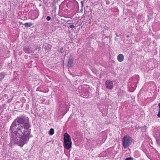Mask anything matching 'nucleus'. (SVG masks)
<instances>
[{"mask_svg": "<svg viewBox=\"0 0 160 160\" xmlns=\"http://www.w3.org/2000/svg\"><path fill=\"white\" fill-rule=\"evenodd\" d=\"M24 117L18 118L13 122L10 130L11 136V142L22 147L31 137V129L28 123L25 122Z\"/></svg>", "mask_w": 160, "mask_h": 160, "instance_id": "obj_1", "label": "nucleus"}, {"mask_svg": "<svg viewBox=\"0 0 160 160\" xmlns=\"http://www.w3.org/2000/svg\"><path fill=\"white\" fill-rule=\"evenodd\" d=\"M72 142L70 136L67 133L64 135V148L68 150L71 147Z\"/></svg>", "mask_w": 160, "mask_h": 160, "instance_id": "obj_2", "label": "nucleus"}, {"mask_svg": "<svg viewBox=\"0 0 160 160\" xmlns=\"http://www.w3.org/2000/svg\"><path fill=\"white\" fill-rule=\"evenodd\" d=\"M131 142V138L128 136H125L122 139V144L124 148L129 146Z\"/></svg>", "mask_w": 160, "mask_h": 160, "instance_id": "obj_3", "label": "nucleus"}, {"mask_svg": "<svg viewBox=\"0 0 160 160\" xmlns=\"http://www.w3.org/2000/svg\"><path fill=\"white\" fill-rule=\"evenodd\" d=\"M154 137L156 138V141L158 144L160 145V132H155Z\"/></svg>", "mask_w": 160, "mask_h": 160, "instance_id": "obj_4", "label": "nucleus"}, {"mask_svg": "<svg viewBox=\"0 0 160 160\" xmlns=\"http://www.w3.org/2000/svg\"><path fill=\"white\" fill-rule=\"evenodd\" d=\"M106 86L107 88L111 89L113 87V83L112 81L108 80L106 82Z\"/></svg>", "mask_w": 160, "mask_h": 160, "instance_id": "obj_5", "label": "nucleus"}, {"mask_svg": "<svg viewBox=\"0 0 160 160\" xmlns=\"http://www.w3.org/2000/svg\"><path fill=\"white\" fill-rule=\"evenodd\" d=\"M124 57L123 55L122 54H119L117 57V59L118 61L121 62L124 60Z\"/></svg>", "mask_w": 160, "mask_h": 160, "instance_id": "obj_6", "label": "nucleus"}, {"mask_svg": "<svg viewBox=\"0 0 160 160\" xmlns=\"http://www.w3.org/2000/svg\"><path fill=\"white\" fill-rule=\"evenodd\" d=\"M73 62V59L72 58H69L68 61V67H71L72 65Z\"/></svg>", "mask_w": 160, "mask_h": 160, "instance_id": "obj_7", "label": "nucleus"}, {"mask_svg": "<svg viewBox=\"0 0 160 160\" xmlns=\"http://www.w3.org/2000/svg\"><path fill=\"white\" fill-rule=\"evenodd\" d=\"M33 25L32 23L31 22H26L23 24V25L26 28L30 27Z\"/></svg>", "mask_w": 160, "mask_h": 160, "instance_id": "obj_8", "label": "nucleus"}, {"mask_svg": "<svg viewBox=\"0 0 160 160\" xmlns=\"http://www.w3.org/2000/svg\"><path fill=\"white\" fill-rule=\"evenodd\" d=\"M5 76L4 73H0V81H1L2 79H3Z\"/></svg>", "mask_w": 160, "mask_h": 160, "instance_id": "obj_9", "label": "nucleus"}, {"mask_svg": "<svg viewBox=\"0 0 160 160\" xmlns=\"http://www.w3.org/2000/svg\"><path fill=\"white\" fill-rule=\"evenodd\" d=\"M54 130L53 128H51L50 129L49 131V134L50 135H52L54 134Z\"/></svg>", "mask_w": 160, "mask_h": 160, "instance_id": "obj_10", "label": "nucleus"}, {"mask_svg": "<svg viewBox=\"0 0 160 160\" xmlns=\"http://www.w3.org/2000/svg\"><path fill=\"white\" fill-rule=\"evenodd\" d=\"M82 89H83V90L84 89H86V88L88 87V86L86 85H83V86H82Z\"/></svg>", "mask_w": 160, "mask_h": 160, "instance_id": "obj_11", "label": "nucleus"}, {"mask_svg": "<svg viewBox=\"0 0 160 160\" xmlns=\"http://www.w3.org/2000/svg\"><path fill=\"white\" fill-rule=\"evenodd\" d=\"M125 160H133V158L131 157L127 158Z\"/></svg>", "mask_w": 160, "mask_h": 160, "instance_id": "obj_12", "label": "nucleus"}, {"mask_svg": "<svg viewBox=\"0 0 160 160\" xmlns=\"http://www.w3.org/2000/svg\"><path fill=\"white\" fill-rule=\"evenodd\" d=\"M60 52L62 53L63 52V47H62L60 48Z\"/></svg>", "mask_w": 160, "mask_h": 160, "instance_id": "obj_13", "label": "nucleus"}, {"mask_svg": "<svg viewBox=\"0 0 160 160\" xmlns=\"http://www.w3.org/2000/svg\"><path fill=\"white\" fill-rule=\"evenodd\" d=\"M24 50L26 52H28L29 51V49L28 48H25L24 49Z\"/></svg>", "mask_w": 160, "mask_h": 160, "instance_id": "obj_14", "label": "nucleus"}, {"mask_svg": "<svg viewBox=\"0 0 160 160\" xmlns=\"http://www.w3.org/2000/svg\"><path fill=\"white\" fill-rule=\"evenodd\" d=\"M46 19L48 21H50L51 19V18L50 16H48L46 18Z\"/></svg>", "mask_w": 160, "mask_h": 160, "instance_id": "obj_15", "label": "nucleus"}, {"mask_svg": "<svg viewBox=\"0 0 160 160\" xmlns=\"http://www.w3.org/2000/svg\"><path fill=\"white\" fill-rule=\"evenodd\" d=\"M69 27H70V28H75V26L73 25H72L69 26Z\"/></svg>", "mask_w": 160, "mask_h": 160, "instance_id": "obj_16", "label": "nucleus"}, {"mask_svg": "<svg viewBox=\"0 0 160 160\" xmlns=\"http://www.w3.org/2000/svg\"><path fill=\"white\" fill-rule=\"evenodd\" d=\"M157 116L160 118V110H159L158 113L157 114Z\"/></svg>", "mask_w": 160, "mask_h": 160, "instance_id": "obj_17", "label": "nucleus"}, {"mask_svg": "<svg viewBox=\"0 0 160 160\" xmlns=\"http://www.w3.org/2000/svg\"><path fill=\"white\" fill-rule=\"evenodd\" d=\"M158 106L159 107V110H160V103H159L158 104Z\"/></svg>", "mask_w": 160, "mask_h": 160, "instance_id": "obj_18", "label": "nucleus"}, {"mask_svg": "<svg viewBox=\"0 0 160 160\" xmlns=\"http://www.w3.org/2000/svg\"><path fill=\"white\" fill-rule=\"evenodd\" d=\"M71 21V20H68V21H66V22H70Z\"/></svg>", "mask_w": 160, "mask_h": 160, "instance_id": "obj_19", "label": "nucleus"}, {"mask_svg": "<svg viewBox=\"0 0 160 160\" xmlns=\"http://www.w3.org/2000/svg\"><path fill=\"white\" fill-rule=\"evenodd\" d=\"M155 128H156V127L155 126H153L152 127V128H153V129H155Z\"/></svg>", "mask_w": 160, "mask_h": 160, "instance_id": "obj_20", "label": "nucleus"}, {"mask_svg": "<svg viewBox=\"0 0 160 160\" xmlns=\"http://www.w3.org/2000/svg\"><path fill=\"white\" fill-rule=\"evenodd\" d=\"M115 35H116V36L118 37L119 36L117 35V34H115Z\"/></svg>", "mask_w": 160, "mask_h": 160, "instance_id": "obj_21", "label": "nucleus"}, {"mask_svg": "<svg viewBox=\"0 0 160 160\" xmlns=\"http://www.w3.org/2000/svg\"><path fill=\"white\" fill-rule=\"evenodd\" d=\"M127 38H128V37H129V36L128 35H127Z\"/></svg>", "mask_w": 160, "mask_h": 160, "instance_id": "obj_22", "label": "nucleus"}, {"mask_svg": "<svg viewBox=\"0 0 160 160\" xmlns=\"http://www.w3.org/2000/svg\"><path fill=\"white\" fill-rule=\"evenodd\" d=\"M39 50H40V47H39Z\"/></svg>", "mask_w": 160, "mask_h": 160, "instance_id": "obj_23", "label": "nucleus"}, {"mask_svg": "<svg viewBox=\"0 0 160 160\" xmlns=\"http://www.w3.org/2000/svg\"><path fill=\"white\" fill-rule=\"evenodd\" d=\"M81 2L82 4V1H81Z\"/></svg>", "mask_w": 160, "mask_h": 160, "instance_id": "obj_24", "label": "nucleus"}]
</instances>
